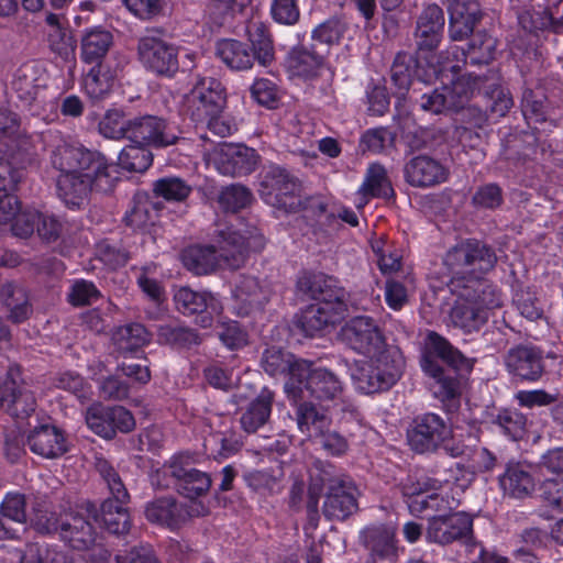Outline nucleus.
I'll use <instances>...</instances> for the list:
<instances>
[{"instance_id":"1","label":"nucleus","mask_w":563,"mask_h":563,"mask_svg":"<svg viewBox=\"0 0 563 563\" xmlns=\"http://www.w3.org/2000/svg\"><path fill=\"white\" fill-rule=\"evenodd\" d=\"M51 164L59 172L56 190L59 199L70 209L86 206L93 191H107L112 187L109 164L100 153L86 148L78 142L49 131Z\"/></svg>"},{"instance_id":"2","label":"nucleus","mask_w":563,"mask_h":563,"mask_svg":"<svg viewBox=\"0 0 563 563\" xmlns=\"http://www.w3.org/2000/svg\"><path fill=\"white\" fill-rule=\"evenodd\" d=\"M219 236V251L198 245L186 249L181 256L184 265L197 275L208 274L216 268L236 269L244 264L247 251L264 247L262 233L242 222L221 231Z\"/></svg>"},{"instance_id":"3","label":"nucleus","mask_w":563,"mask_h":563,"mask_svg":"<svg viewBox=\"0 0 563 563\" xmlns=\"http://www.w3.org/2000/svg\"><path fill=\"white\" fill-rule=\"evenodd\" d=\"M366 357L350 367L352 383L360 393L369 395L385 391L400 379L405 357L397 346L387 344Z\"/></svg>"},{"instance_id":"4","label":"nucleus","mask_w":563,"mask_h":563,"mask_svg":"<svg viewBox=\"0 0 563 563\" xmlns=\"http://www.w3.org/2000/svg\"><path fill=\"white\" fill-rule=\"evenodd\" d=\"M495 254L476 240H465L451 247L443 260L450 275V287L456 290L464 285H488L483 275L494 267Z\"/></svg>"},{"instance_id":"5","label":"nucleus","mask_w":563,"mask_h":563,"mask_svg":"<svg viewBox=\"0 0 563 563\" xmlns=\"http://www.w3.org/2000/svg\"><path fill=\"white\" fill-rule=\"evenodd\" d=\"M445 65L443 60L438 59L437 65H431L432 73L420 76L423 82H432L433 79H440L443 87L433 90L431 93H424L421 98V108L431 113H441L444 110H457L474 95L476 89H481L482 78L473 77L471 74L457 77L448 69L443 74L439 69Z\"/></svg>"},{"instance_id":"6","label":"nucleus","mask_w":563,"mask_h":563,"mask_svg":"<svg viewBox=\"0 0 563 563\" xmlns=\"http://www.w3.org/2000/svg\"><path fill=\"white\" fill-rule=\"evenodd\" d=\"M451 290L457 296L450 313L451 323L465 332L478 330L486 322L488 312L503 303L500 292L492 285H464Z\"/></svg>"},{"instance_id":"7","label":"nucleus","mask_w":563,"mask_h":563,"mask_svg":"<svg viewBox=\"0 0 563 563\" xmlns=\"http://www.w3.org/2000/svg\"><path fill=\"white\" fill-rule=\"evenodd\" d=\"M440 361L460 368L464 364L465 358L444 338L431 332L427 336L426 347L420 362L421 368L426 375L434 380L432 386L434 394L442 399H451L459 394V386L455 378L445 373Z\"/></svg>"},{"instance_id":"8","label":"nucleus","mask_w":563,"mask_h":563,"mask_svg":"<svg viewBox=\"0 0 563 563\" xmlns=\"http://www.w3.org/2000/svg\"><path fill=\"white\" fill-rule=\"evenodd\" d=\"M321 283H325L322 275L303 274L297 283L300 291L309 295L318 302L307 307L299 318V324L302 331L313 336L322 331L327 325L339 321L346 309L345 303L340 297L334 300L328 298L321 289Z\"/></svg>"},{"instance_id":"9","label":"nucleus","mask_w":563,"mask_h":563,"mask_svg":"<svg viewBox=\"0 0 563 563\" xmlns=\"http://www.w3.org/2000/svg\"><path fill=\"white\" fill-rule=\"evenodd\" d=\"M31 525L41 533L58 532L76 550L88 549L96 540L91 523L79 514L65 512L57 517L46 505H38L30 517Z\"/></svg>"},{"instance_id":"10","label":"nucleus","mask_w":563,"mask_h":563,"mask_svg":"<svg viewBox=\"0 0 563 563\" xmlns=\"http://www.w3.org/2000/svg\"><path fill=\"white\" fill-rule=\"evenodd\" d=\"M153 484L162 487L174 485L178 493L189 500L186 509H191L194 503L201 501L211 486L210 476L201 471L189 467L180 456H175L168 465H164L152 477ZM209 507V505L207 504Z\"/></svg>"},{"instance_id":"11","label":"nucleus","mask_w":563,"mask_h":563,"mask_svg":"<svg viewBox=\"0 0 563 563\" xmlns=\"http://www.w3.org/2000/svg\"><path fill=\"white\" fill-rule=\"evenodd\" d=\"M46 81V75L36 65L25 64L14 73L11 87L19 99L41 108L34 109V114L45 121H54L58 117L59 104L55 97L44 95Z\"/></svg>"},{"instance_id":"12","label":"nucleus","mask_w":563,"mask_h":563,"mask_svg":"<svg viewBox=\"0 0 563 563\" xmlns=\"http://www.w3.org/2000/svg\"><path fill=\"white\" fill-rule=\"evenodd\" d=\"M97 468L112 495V498L101 505V522L111 533H125L130 528V517L123 507L129 499L128 490L118 473L107 461L100 460L97 463Z\"/></svg>"},{"instance_id":"13","label":"nucleus","mask_w":563,"mask_h":563,"mask_svg":"<svg viewBox=\"0 0 563 563\" xmlns=\"http://www.w3.org/2000/svg\"><path fill=\"white\" fill-rule=\"evenodd\" d=\"M438 482L433 478L409 476L402 485L409 511L415 516L429 509L433 510L434 515H452V510L459 505L457 499L438 494Z\"/></svg>"},{"instance_id":"14","label":"nucleus","mask_w":563,"mask_h":563,"mask_svg":"<svg viewBox=\"0 0 563 563\" xmlns=\"http://www.w3.org/2000/svg\"><path fill=\"white\" fill-rule=\"evenodd\" d=\"M224 104L225 95L221 82L211 77H202L184 96L183 111L199 123L221 114Z\"/></svg>"},{"instance_id":"15","label":"nucleus","mask_w":563,"mask_h":563,"mask_svg":"<svg viewBox=\"0 0 563 563\" xmlns=\"http://www.w3.org/2000/svg\"><path fill=\"white\" fill-rule=\"evenodd\" d=\"M299 184L285 169L272 167L261 181L262 199L272 207L285 212H294L301 208Z\"/></svg>"},{"instance_id":"16","label":"nucleus","mask_w":563,"mask_h":563,"mask_svg":"<svg viewBox=\"0 0 563 563\" xmlns=\"http://www.w3.org/2000/svg\"><path fill=\"white\" fill-rule=\"evenodd\" d=\"M206 161L222 175L242 176L254 170L257 154L242 144L220 143L206 154Z\"/></svg>"},{"instance_id":"17","label":"nucleus","mask_w":563,"mask_h":563,"mask_svg":"<svg viewBox=\"0 0 563 563\" xmlns=\"http://www.w3.org/2000/svg\"><path fill=\"white\" fill-rule=\"evenodd\" d=\"M448 54L449 56L443 59L445 65L439 69V73L443 74L450 69L451 73L457 74L467 62L471 65L489 64L497 54V40L485 32H478L473 36L467 52L452 46Z\"/></svg>"},{"instance_id":"18","label":"nucleus","mask_w":563,"mask_h":563,"mask_svg":"<svg viewBox=\"0 0 563 563\" xmlns=\"http://www.w3.org/2000/svg\"><path fill=\"white\" fill-rule=\"evenodd\" d=\"M262 365L271 376H289L285 384V391L289 398L301 396L302 389L296 383L301 384V377L309 372V362L296 360L292 354L272 347L264 352Z\"/></svg>"},{"instance_id":"19","label":"nucleus","mask_w":563,"mask_h":563,"mask_svg":"<svg viewBox=\"0 0 563 563\" xmlns=\"http://www.w3.org/2000/svg\"><path fill=\"white\" fill-rule=\"evenodd\" d=\"M341 339L352 350L364 355L387 345L378 324L367 316H358L347 321L341 329Z\"/></svg>"},{"instance_id":"20","label":"nucleus","mask_w":563,"mask_h":563,"mask_svg":"<svg viewBox=\"0 0 563 563\" xmlns=\"http://www.w3.org/2000/svg\"><path fill=\"white\" fill-rule=\"evenodd\" d=\"M142 65L161 76H173L178 69L177 49L157 36H143L137 45Z\"/></svg>"},{"instance_id":"21","label":"nucleus","mask_w":563,"mask_h":563,"mask_svg":"<svg viewBox=\"0 0 563 563\" xmlns=\"http://www.w3.org/2000/svg\"><path fill=\"white\" fill-rule=\"evenodd\" d=\"M178 136L156 115H140L130 119L129 141L145 146L166 147L176 143Z\"/></svg>"},{"instance_id":"22","label":"nucleus","mask_w":563,"mask_h":563,"mask_svg":"<svg viewBox=\"0 0 563 563\" xmlns=\"http://www.w3.org/2000/svg\"><path fill=\"white\" fill-rule=\"evenodd\" d=\"M452 437V429L435 413H426L415 421L408 432V442L412 450L424 453L434 450Z\"/></svg>"},{"instance_id":"23","label":"nucleus","mask_w":563,"mask_h":563,"mask_svg":"<svg viewBox=\"0 0 563 563\" xmlns=\"http://www.w3.org/2000/svg\"><path fill=\"white\" fill-rule=\"evenodd\" d=\"M296 385L300 386L302 394L291 398L295 402L309 398L319 401L336 400L343 391L341 380L332 372L322 367L312 368L310 362L309 372L301 377V384L296 383Z\"/></svg>"},{"instance_id":"24","label":"nucleus","mask_w":563,"mask_h":563,"mask_svg":"<svg viewBox=\"0 0 563 563\" xmlns=\"http://www.w3.org/2000/svg\"><path fill=\"white\" fill-rule=\"evenodd\" d=\"M176 308L184 314L201 313L199 324L202 328L212 325V316H220L222 305L211 292L195 291L188 287H180L175 291Z\"/></svg>"},{"instance_id":"25","label":"nucleus","mask_w":563,"mask_h":563,"mask_svg":"<svg viewBox=\"0 0 563 563\" xmlns=\"http://www.w3.org/2000/svg\"><path fill=\"white\" fill-rule=\"evenodd\" d=\"M208 512L209 507L201 501L194 503L191 509H186L184 506L177 505L173 498L156 499L145 509V516L151 522L170 529L177 528L187 518L205 516Z\"/></svg>"},{"instance_id":"26","label":"nucleus","mask_w":563,"mask_h":563,"mask_svg":"<svg viewBox=\"0 0 563 563\" xmlns=\"http://www.w3.org/2000/svg\"><path fill=\"white\" fill-rule=\"evenodd\" d=\"M473 527V518L465 512H453L452 515H433L426 531V538L430 542L449 544L455 540L466 537Z\"/></svg>"},{"instance_id":"27","label":"nucleus","mask_w":563,"mask_h":563,"mask_svg":"<svg viewBox=\"0 0 563 563\" xmlns=\"http://www.w3.org/2000/svg\"><path fill=\"white\" fill-rule=\"evenodd\" d=\"M357 489L351 481L336 478L331 481L323 504V515L328 519L344 520L357 508Z\"/></svg>"},{"instance_id":"28","label":"nucleus","mask_w":563,"mask_h":563,"mask_svg":"<svg viewBox=\"0 0 563 563\" xmlns=\"http://www.w3.org/2000/svg\"><path fill=\"white\" fill-rule=\"evenodd\" d=\"M361 538L365 548L369 551V561L394 562L398 548L396 544V529L391 526L376 525L365 528Z\"/></svg>"},{"instance_id":"29","label":"nucleus","mask_w":563,"mask_h":563,"mask_svg":"<svg viewBox=\"0 0 563 563\" xmlns=\"http://www.w3.org/2000/svg\"><path fill=\"white\" fill-rule=\"evenodd\" d=\"M449 32L453 41H462L472 34L479 20L477 0H448Z\"/></svg>"},{"instance_id":"30","label":"nucleus","mask_w":563,"mask_h":563,"mask_svg":"<svg viewBox=\"0 0 563 563\" xmlns=\"http://www.w3.org/2000/svg\"><path fill=\"white\" fill-rule=\"evenodd\" d=\"M444 29V14L437 4L427 5L417 21L416 40L419 54L438 47Z\"/></svg>"},{"instance_id":"31","label":"nucleus","mask_w":563,"mask_h":563,"mask_svg":"<svg viewBox=\"0 0 563 563\" xmlns=\"http://www.w3.org/2000/svg\"><path fill=\"white\" fill-rule=\"evenodd\" d=\"M542 466L554 475L541 485V495L550 506L563 510V448L548 451L542 456Z\"/></svg>"},{"instance_id":"32","label":"nucleus","mask_w":563,"mask_h":563,"mask_svg":"<svg viewBox=\"0 0 563 563\" xmlns=\"http://www.w3.org/2000/svg\"><path fill=\"white\" fill-rule=\"evenodd\" d=\"M31 451L45 459H56L68 451L64 433L56 427L44 424L35 428L27 437Z\"/></svg>"},{"instance_id":"33","label":"nucleus","mask_w":563,"mask_h":563,"mask_svg":"<svg viewBox=\"0 0 563 563\" xmlns=\"http://www.w3.org/2000/svg\"><path fill=\"white\" fill-rule=\"evenodd\" d=\"M407 181L416 187H428L446 179V168L437 159L420 155L413 157L405 168Z\"/></svg>"},{"instance_id":"34","label":"nucleus","mask_w":563,"mask_h":563,"mask_svg":"<svg viewBox=\"0 0 563 563\" xmlns=\"http://www.w3.org/2000/svg\"><path fill=\"white\" fill-rule=\"evenodd\" d=\"M233 310L238 316H247L261 308L267 300V295L254 277L241 276L233 291Z\"/></svg>"},{"instance_id":"35","label":"nucleus","mask_w":563,"mask_h":563,"mask_svg":"<svg viewBox=\"0 0 563 563\" xmlns=\"http://www.w3.org/2000/svg\"><path fill=\"white\" fill-rule=\"evenodd\" d=\"M434 59L443 60V57L432 56L430 59L428 57H422L419 54V59L417 62L412 60V58L407 56H397L393 67H391V81L394 86L398 89L399 96H405L408 91L411 82H412V68H417V76L420 79V76H426L427 74L432 73L431 65H435L433 63Z\"/></svg>"},{"instance_id":"36","label":"nucleus","mask_w":563,"mask_h":563,"mask_svg":"<svg viewBox=\"0 0 563 563\" xmlns=\"http://www.w3.org/2000/svg\"><path fill=\"white\" fill-rule=\"evenodd\" d=\"M506 365L514 376L525 380H537L543 372L540 353L527 346L510 350L506 358Z\"/></svg>"},{"instance_id":"37","label":"nucleus","mask_w":563,"mask_h":563,"mask_svg":"<svg viewBox=\"0 0 563 563\" xmlns=\"http://www.w3.org/2000/svg\"><path fill=\"white\" fill-rule=\"evenodd\" d=\"M113 45L112 33L101 26L89 27L84 31L80 40V59L86 64H102Z\"/></svg>"},{"instance_id":"38","label":"nucleus","mask_w":563,"mask_h":563,"mask_svg":"<svg viewBox=\"0 0 563 563\" xmlns=\"http://www.w3.org/2000/svg\"><path fill=\"white\" fill-rule=\"evenodd\" d=\"M22 175L20 170L12 168L7 161L0 159V223H11L19 209L16 198L10 194Z\"/></svg>"},{"instance_id":"39","label":"nucleus","mask_w":563,"mask_h":563,"mask_svg":"<svg viewBox=\"0 0 563 563\" xmlns=\"http://www.w3.org/2000/svg\"><path fill=\"white\" fill-rule=\"evenodd\" d=\"M322 65V55L305 46L294 47L286 59V68L289 75L302 79L316 77Z\"/></svg>"},{"instance_id":"40","label":"nucleus","mask_w":563,"mask_h":563,"mask_svg":"<svg viewBox=\"0 0 563 563\" xmlns=\"http://www.w3.org/2000/svg\"><path fill=\"white\" fill-rule=\"evenodd\" d=\"M117 77L109 64H97L84 76L82 90L92 100H103L111 93Z\"/></svg>"},{"instance_id":"41","label":"nucleus","mask_w":563,"mask_h":563,"mask_svg":"<svg viewBox=\"0 0 563 563\" xmlns=\"http://www.w3.org/2000/svg\"><path fill=\"white\" fill-rule=\"evenodd\" d=\"M393 194L390 181L387 178L386 169L379 164H372L366 173L365 179L357 191L360 197L356 207L363 208L368 198L384 197L387 198Z\"/></svg>"},{"instance_id":"42","label":"nucleus","mask_w":563,"mask_h":563,"mask_svg":"<svg viewBox=\"0 0 563 563\" xmlns=\"http://www.w3.org/2000/svg\"><path fill=\"white\" fill-rule=\"evenodd\" d=\"M300 401L296 412L298 429L309 438H317L324 429H329L331 418L308 399Z\"/></svg>"},{"instance_id":"43","label":"nucleus","mask_w":563,"mask_h":563,"mask_svg":"<svg viewBox=\"0 0 563 563\" xmlns=\"http://www.w3.org/2000/svg\"><path fill=\"white\" fill-rule=\"evenodd\" d=\"M0 301L9 311V319L15 323L23 322L31 314V306L25 289L8 283L0 288Z\"/></svg>"},{"instance_id":"44","label":"nucleus","mask_w":563,"mask_h":563,"mask_svg":"<svg viewBox=\"0 0 563 563\" xmlns=\"http://www.w3.org/2000/svg\"><path fill=\"white\" fill-rule=\"evenodd\" d=\"M252 44L254 59L262 66L272 64L275 57L274 44L268 27L261 21H252L246 29Z\"/></svg>"},{"instance_id":"45","label":"nucleus","mask_w":563,"mask_h":563,"mask_svg":"<svg viewBox=\"0 0 563 563\" xmlns=\"http://www.w3.org/2000/svg\"><path fill=\"white\" fill-rule=\"evenodd\" d=\"M499 483L505 493L516 498L529 495L534 488L529 468L519 463L509 464Z\"/></svg>"},{"instance_id":"46","label":"nucleus","mask_w":563,"mask_h":563,"mask_svg":"<svg viewBox=\"0 0 563 563\" xmlns=\"http://www.w3.org/2000/svg\"><path fill=\"white\" fill-rule=\"evenodd\" d=\"M217 55L233 70L252 68L254 56L246 44L236 40H221L217 44Z\"/></svg>"},{"instance_id":"47","label":"nucleus","mask_w":563,"mask_h":563,"mask_svg":"<svg viewBox=\"0 0 563 563\" xmlns=\"http://www.w3.org/2000/svg\"><path fill=\"white\" fill-rule=\"evenodd\" d=\"M272 395L264 390L247 408L241 417L242 428L249 432H255L268 419L271 415Z\"/></svg>"},{"instance_id":"48","label":"nucleus","mask_w":563,"mask_h":563,"mask_svg":"<svg viewBox=\"0 0 563 563\" xmlns=\"http://www.w3.org/2000/svg\"><path fill=\"white\" fill-rule=\"evenodd\" d=\"M113 341L122 353L133 352L150 341V333L140 323L119 328L113 334Z\"/></svg>"},{"instance_id":"49","label":"nucleus","mask_w":563,"mask_h":563,"mask_svg":"<svg viewBox=\"0 0 563 563\" xmlns=\"http://www.w3.org/2000/svg\"><path fill=\"white\" fill-rule=\"evenodd\" d=\"M119 165L129 172L143 173L153 162V155L147 146L131 143L119 154Z\"/></svg>"},{"instance_id":"50","label":"nucleus","mask_w":563,"mask_h":563,"mask_svg":"<svg viewBox=\"0 0 563 563\" xmlns=\"http://www.w3.org/2000/svg\"><path fill=\"white\" fill-rule=\"evenodd\" d=\"M159 272L155 264L143 266L137 275V285L142 291L158 306L165 301V290L159 280Z\"/></svg>"},{"instance_id":"51","label":"nucleus","mask_w":563,"mask_h":563,"mask_svg":"<svg viewBox=\"0 0 563 563\" xmlns=\"http://www.w3.org/2000/svg\"><path fill=\"white\" fill-rule=\"evenodd\" d=\"M130 119L121 110H108L99 122V132L107 139H129Z\"/></svg>"},{"instance_id":"52","label":"nucleus","mask_w":563,"mask_h":563,"mask_svg":"<svg viewBox=\"0 0 563 563\" xmlns=\"http://www.w3.org/2000/svg\"><path fill=\"white\" fill-rule=\"evenodd\" d=\"M35 410V398L27 384L14 379V389L10 391L8 411L12 416H29Z\"/></svg>"},{"instance_id":"53","label":"nucleus","mask_w":563,"mask_h":563,"mask_svg":"<svg viewBox=\"0 0 563 563\" xmlns=\"http://www.w3.org/2000/svg\"><path fill=\"white\" fill-rule=\"evenodd\" d=\"M206 453L213 459H227L239 451L241 443L233 437L222 432L209 434L203 442Z\"/></svg>"},{"instance_id":"54","label":"nucleus","mask_w":563,"mask_h":563,"mask_svg":"<svg viewBox=\"0 0 563 563\" xmlns=\"http://www.w3.org/2000/svg\"><path fill=\"white\" fill-rule=\"evenodd\" d=\"M111 407H104L101 404L90 406L86 412V423L96 434L111 439L113 429L111 427Z\"/></svg>"},{"instance_id":"55","label":"nucleus","mask_w":563,"mask_h":563,"mask_svg":"<svg viewBox=\"0 0 563 563\" xmlns=\"http://www.w3.org/2000/svg\"><path fill=\"white\" fill-rule=\"evenodd\" d=\"M328 481H330V479H329V473L327 471H322L321 474L318 476L311 475V483L309 485V500L307 504L308 523L305 528L306 530H308V529L314 530L318 526L319 497L323 489L324 484Z\"/></svg>"},{"instance_id":"56","label":"nucleus","mask_w":563,"mask_h":563,"mask_svg":"<svg viewBox=\"0 0 563 563\" xmlns=\"http://www.w3.org/2000/svg\"><path fill=\"white\" fill-rule=\"evenodd\" d=\"M154 191L166 200L181 201L189 196L191 187L180 178L165 177L155 183Z\"/></svg>"},{"instance_id":"57","label":"nucleus","mask_w":563,"mask_h":563,"mask_svg":"<svg viewBox=\"0 0 563 563\" xmlns=\"http://www.w3.org/2000/svg\"><path fill=\"white\" fill-rule=\"evenodd\" d=\"M218 335L221 342L230 350H238L246 345L247 334L236 321L219 319Z\"/></svg>"},{"instance_id":"58","label":"nucleus","mask_w":563,"mask_h":563,"mask_svg":"<svg viewBox=\"0 0 563 563\" xmlns=\"http://www.w3.org/2000/svg\"><path fill=\"white\" fill-rule=\"evenodd\" d=\"M519 23L529 32L544 29H552L556 32L562 25V22L555 20L547 10L527 11L519 16Z\"/></svg>"},{"instance_id":"59","label":"nucleus","mask_w":563,"mask_h":563,"mask_svg":"<svg viewBox=\"0 0 563 563\" xmlns=\"http://www.w3.org/2000/svg\"><path fill=\"white\" fill-rule=\"evenodd\" d=\"M251 192L245 187L232 185L221 191L219 203L227 211L234 212L246 207L251 201Z\"/></svg>"},{"instance_id":"60","label":"nucleus","mask_w":563,"mask_h":563,"mask_svg":"<svg viewBox=\"0 0 563 563\" xmlns=\"http://www.w3.org/2000/svg\"><path fill=\"white\" fill-rule=\"evenodd\" d=\"M251 96L258 104L274 108L279 100V90L272 80L258 78L251 87Z\"/></svg>"},{"instance_id":"61","label":"nucleus","mask_w":563,"mask_h":563,"mask_svg":"<svg viewBox=\"0 0 563 563\" xmlns=\"http://www.w3.org/2000/svg\"><path fill=\"white\" fill-rule=\"evenodd\" d=\"M40 219V212L35 209H18L13 217L10 227L11 231L15 236L29 238L33 234L36 229L37 221Z\"/></svg>"},{"instance_id":"62","label":"nucleus","mask_w":563,"mask_h":563,"mask_svg":"<svg viewBox=\"0 0 563 563\" xmlns=\"http://www.w3.org/2000/svg\"><path fill=\"white\" fill-rule=\"evenodd\" d=\"M496 423L506 435L516 440L523 433L526 418L516 410L506 409L498 413Z\"/></svg>"},{"instance_id":"63","label":"nucleus","mask_w":563,"mask_h":563,"mask_svg":"<svg viewBox=\"0 0 563 563\" xmlns=\"http://www.w3.org/2000/svg\"><path fill=\"white\" fill-rule=\"evenodd\" d=\"M271 14L273 20L279 24H296L300 16L297 0H272Z\"/></svg>"},{"instance_id":"64","label":"nucleus","mask_w":563,"mask_h":563,"mask_svg":"<svg viewBox=\"0 0 563 563\" xmlns=\"http://www.w3.org/2000/svg\"><path fill=\"white\" fill-rule=\"evenodd\" d=\"M22 563H71V560L55 549L31 545Z\"/></svg>"}]
</instances>
